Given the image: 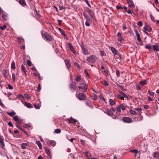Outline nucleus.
<instances>
[{"label":"nucleus","instance_id":"nucleus-1","mask_svg":"<svg viewBox=\"0 0 159 159\" xmlns=\"http://www.w3.org/2000/svg\"><path fill=\"white\" fill-rule=\"evenodd\" d=\"M41 34L43 38L46 41H51L52 40V38L51 35L48 33L42 31H41Z\"/></svg>","mask_w":159,"mask_h":159},{"label":"nucleus","instance_id":"nucleus-2","mask_svg":"<svg viewBox=\"0 0 159 159\" xmlns=\"http://www.w3.org/2000/svg\"><path fill=\"white\" fill-rule=\"evenodd\" d=\"M98 59V57L96 56L92 55L87 57L86 60L88 62L91 63H93L96 61Z\"/></svg>","mask_w":159,"mask_h":159},{"label":"nucleus","instance_id":"nucleus-3","mask_svg":"<svg viewBox=\"0 0 159 159\" xmlns=\"http://www.w3.org/2000/svg\"><path fill=\"white\" fill-rule=\"evenodd\" d=\"M76 97L80 100H84L86 99V95L82 93H80L77 94H76Z\"/></svg>","mask_w":159,"mask_h":159},{"label":"nucleus","instance_id":"nucleus-4","mask_svg":"<svg viewBox=\"0 0 159 159\" xmlns=\"http://www.w3.org/2000/svg\"><path fill=\"white\" fill-rule=\"evenodd\" d=\"M115 111V110L113 108H112L110 109H108L105 113H107L109 116H111L113 115V112Z\"/></svg>","mask_w":159,"mask_h":159},{"label":"nucleus","instance_id":"nucleus-5","mask_svg":"<svg viewBox=\"0 0 159 159\" xmlns=\"http://www.w3.org/2000/svg\"><path fill=\"white\" fill-rule=\"evenodd\" d=\"M70 90L72 91H75L76 89V84L74 83L73 81H72L71 84H70Z\"/></svg>","mask_w":159,"mask_h":159},{"label":"nucleus","instance_id":"nucleus-6","mask_svg":"<svg viewBox=\"0 0 159 159\" xmlns=\"http://www.w3.org/2000/svg\"><path fill=\"white\" fill-rule=\"evenodd\" d=\"M79 85L80 86H83L84 89H83V92H86L87 91V89L88 88V86L83 82H80Z\"/></svg>","mask_w":159,"mask_h":159},{"label":"nucleus","instance_id":"nucleus-7","mask_svg":"<svg viewBox=\"0 0 159 159\" xmlns=\"http://www.w3.org/2000/svg\"><path fill=\"white\" fill-rule=\"evenodd\" d=\"M123 121L127 123H130L132 122V120L129 117H124L122 118Z\"/></svg>","mask_w":159,"mask_h":159},{"label":"nucleus","instance_id":"nucleus-8","mask_svg":"<svg viewBox=\"0 0 159 159\" xmlns=\"http://www.w3.org/2000/svg\"><path fill=\"white\" fill-rule=\"evenodd\" d=\"M21 70L22 72L24 73V75L25 76H27V75L26 73L27 70H26L25 67L23 64H22L21 66ZM24 75V74H23Z\"/></svg>","mask_w":159,"mask_h":159},{"label":"nucleus","instance_id":"nucleus-9","mask_svg":"<svg viewBox=\"0 0 159 159\" xmlns=\"http://www.w3.org/2000/svg\"><path fill=\"white\" fill-rule=\"evenodd\" d=\"M111 50L114 55H119V52L115 48L111 47Z\"/></svg>","mask_w":159,"mask_h":159},{"label":"nucleus","instance_id":"nucleus-10","mask_svg":"<svg viewBox=\"0 0 159 159\" xmlns=\"http://www.w3.org/2000/svg\"><path fill=\"white\" fill-rule=\"evenodd\" d=\"M117 35L118 36V40L120 43H122V41L124 40L123 37L121 36V34L120 32L117 33Z\"/></svg>","mask_w":159,"mask_h":159},{"label":"nucleus","instance_id":"nucleus-11","mask_svg":"<svg viewBox=\"0 0 159 159\" xmlns=\"http://www.w3.org/2000/svg\"><path fill=\"white\" fill-rule=\"evenodd\" d=\"M41 105V103L40 102H37L35 104H34V107L36 109H39Z\"/></svg>","mask_w":159,"mask_h":159},{"label":"nucleus","instance_id":"nucleus-12","mask_svg":"<svg viewBox=\"0 0 159 159\" xmlns=\"http://www.w3.org/2000/svg\"><path fill=\"white\" fill-rule=\"evenodd\" d=\"M129 4V7L131 8H134V5L132 0H126Z\"/></svg>","mask_w":159,"mask_h":159},{"label":"nucleus","instance_id":"nucleus-13","mask_svg":"<svg viewBox=\"0 0 159 159\" xmlns=\"http://www.w3.org/2000/svg\"><path fill=\"white\" fill-rule=\"evenodd\" d=\"M16 125L17 128L20 129L22 132H23L27 136H29L27 132L23 128L18 125Z\"/></svg>","mask_w":159,"mask_h":159},{"label":"nucleus","instance_id":"nucleus-14","mask_svg":"<svg viewBox=\"0 0 159 159\" xmlns=\"http://www.w3.org/2000/svg\"><path fill=\"white\" fill-rule=\"evenodd\" d=\"M68 45L69 46V48L71 52L73 53H75V50L74 48L71 45L70 43H68Z\"/></svg>","mask_w":159,"mask_h":159},{"label":"nucleus","instance_id":"nucleus-15","mask_svg":"<svg viewBox=\"0 0 159 159\" xmlns=\"http://www.w3.org/2000/svg\"><path fill=\"white\" fill-rule=\"evenodd\" d=\"M46 142L48 144H50L51 146H54L56 144V142L53 140H47Z\"/></svg>","mask_w":159,"mask_h":159},{"label":"nucleus","instance_id":"nucleus-16","mask_svg":"<svg viewBox=\"0 0 159 159\" xmlns=\"http://www.w3.org/2000/svg\"><path fill=\"white\" fill-rule=\"evenodd\" d=\"M82 52L85 55H86L88 54V50L86 48H85L84 46L82 47Z\"/></svg>","mask_w":159,"mask_h":159},{"label":"nucleus","instance_id":"nucleus-17","mask_svg":"<svg viewBox=\"0 0 159 159\" xmlns=\"http://www.w3.org/2000/svg\"><path fill=\"white\" fill-rule=\"evenodd\" d=\"M153 157L155 158L159 159V152H155L153 153Z\"/></svg>","mask_w":159,"mask_h":159},{"label":"nucleus","instance_id":"nucleus-18","mask_svg":"<svg viewBox=\"0 0 159 159\" xmlns=\"http://www.w3.org/2000/svg\"><path fill=\"white\" fill-rule=\"evenodd\" d=\"M86 105L88 107H89L91 108H93V106L92 105V102L90 101H87L85 102Z\"/></svg>","mask_w":159,"mask_h":159},{"label":"nucleus","instance_id":"nucleus-19","mask_svg":"<svg viewBox=\"0 0 159 159\" xmlns=\"http://www.w3.org/2000/svg\"><path fill=\"white\" fill-rule=\"evenodd\" d=\"M29 144L28 143H23L21 144V147L23 149H25L26 148V146H29Z\"/></svg>","mask_w":159,"mask_h":159},{"label":"nucleus","instance_id":"nucleus-20","mask_svg":"<svg viewBox=\"0 0 159 159\" xmlns=\"http://www.w3.org/2000/svg\"><path fill=\"white\" fill-rule=\"evenodd\" d=\"M24 103L25 106L28 108H31L33 107V105L30 103L25 102Z\"/></svg>","mask_w":159,"mask_h":159},{"label":"nucleus","instance_id":"nucleus-21","mask_svg":"<svg viewBox=\"0 0 159 159\" xmlns=\"http://www.w3.org/2000/svg\"><path fill=\"white\" fill-rule=\"evenodd\" d=\"M65 61L67 69H69L70 67L71 66L70 61L68 60H66Z\"/></svg>","mask_w":159,"mask_h":159},{"label":"nucleus","instance_id":"nucleus-22","mask_svg":"<svg viewBox=\"0 0 159 159\" xmlns=\"http://www.w3.org/2000/svg\"><path fill=\"white\" fill-rule=\"evenodd\" d=\"M19 2L22 6L26 5L25 0H19Z\"/></svg>","mask_w":159,"mask_h":159},{"label":"nucleus","instance_id":"nucleus-23","mask_svg":"<svg viewBox=\"0 0 159 159\" xmlns=\"http://www.w3.org/2000/svg\"><path fill=\"white\" fill-rule=\"evenodd\" d=\"M143 30L145 31H147L149 32H151L152 30V29L151 27L149 26H146L143 27Z\"/></svg>","mask_w":159,"mask_h":159},{"label":"nucleus","instance_id":"nucleus-24","mask_svg":"<svg viewBox=\"0 0 159 159\" xmlns=\"http://www.w3.org/2000/svg\"><path fill=\"white\" fill-rule=\"evenodd\" d=\"M68 120L70 123H72V124H75V123L77 121L76 120L73 119L72 117L70 118L69 119H68Z\"/></svg>","mask_w":159,"mask_h":159},{"label":"nucleus","instance_id":"nucleus-25","mask_svg":"<svg viewBox=\"0 0 159 159\" xmlns=\"http://www.w3.org/2000/svg\"><path fill=\"white\" fill-rule=\"evenodd\" d=\"M45 152L47 155L50 157H52V155L50 154L51 151L49 149L46 148L45 149Z\"/></svg>","mask_w":159,"mask_h":159},{"label":"nucleus","instance_id":"nucleus-26","mask_svg":"<svg viewBox=\"0 0 159 159\" xmlns=\"http://www.w3.org/2000/svg\"><path fill=\"white\" fill-rule=\"evenodd\" d=\"M58 30L61 34L64 36V37L67 36V35L65 34V32L63 30L61 29L60 28H58Z\"/></svg>","mask_w":159,"mask_h":159},{"label":"nucleus","instance_id":"nucleus-27","mask_svg":"<svg viewBox=\"0 0 159 159\" xmlns=\"http://www.w3.org/2000/svg\"><path fill=\"white\" fill-rule=\"evenodd\" d=\"M84 16L86 20V21H90V19L89 17L85 14H84Z\"/></svg>","mask_w":159,"mask_h":159},{"label":"nucleus","instance_id":"nucleus-28","mask_svg":"<svg viewBox=\"0 0 159 159\" xmlns=\"http://www.w3.org/2000/svg\"><path fill=\"white\" fill-rule=\"evenodd\" d=\"M81 75H78L76 76L75 78V80L77 82H80V80H81Z\"/></svg>","mask_w":159,"mask_h":159},{"label":"nucleus","instance_id":"nucleus-29","mask_svg":"<svg viewBox=\"0 0 159 159\" xmlns=\"http://www.w3.org/2000/svg\"><path fill=\"white\" fill-rule=\"evenodd\" d=\"M153 49L156 51H159V49H158V47L157 45H154L153 46Z\"/></svg>","mask_w":159,"mask_h":159},{"label":"nucleus","instance_id":"nucleus-30","mask_svg":"<svg viewBox=\"0 0 159 159\" xmlns=\"http://www.w3.org/2000/svg\"><path fill=\"white\" fill-rule=\"evenodd\" d=\"M36 144H37L38 145V146L39 148L40 149H41L42 148V144H41L40 142V141H36Z\"/></svg>","mask_w":159,"mask_h":159},{"label":"nucleus","instance_id":"nucleus-31","mask_svg":"<svg viewBox=\"0 0 159 159\" xmlns=\"http://www.w3.org/2000/svg\"><path fill=\"white\" fill-rule=\"evenodd\" d=\"M2 17L4 20H6L7 19V15L4 14L2 15Z\"/></svg>","mask_w":159,"mask_h":159},{"label":"nucleus","instance_id":"nucleus-32","mask_svg":"<svg viewBox=\"0 0 159 159\" xmlns=\"http://www.w3.org/2000/svg\"><path fill=\"white\" fill-rule=\"evenodd\" d=\"M110 104L111 105H114L115 104V102L112 99H110L109 100Z\"/></svg>","mask_w":159,"mask_h":159},{"label":"nucleus","instance_id":"nucleus-33","mask_svg":"<svg viewBox=\"0 0 159 159\" xmlns=\"http://www.w3.org/2000/svg\"><path fill=\"white\" fill-rule=\"evenodd\" d=\"M7 114L12 117L16 114V113L14 112H7Z\"/></svg>","mask_w":159,"mask_h":159},{"label":"nucleus","instance_id":"nucleus-34","mask_svg":"<svg viewBox=\"0 0 159 159\" xmlns=\"http://www.w3.org/2000/svg\"><path fill=\"white\" fill-rule=\"evenodd\" d=\"M99 52L100 53V54L102 57H103L104 56H106V54L105 53V52L103 51L102 50H100L99 51Z\"/></svg>","mask_w":159,"mask_h":159},{"label":"nucleus","instance_id":"nucleus-35","mask_svg":"<svg viewBox=\"0 0 159 159\" xmlns=\"http://www.w3.org/2000/svg\"><path fill=\"white\" fill-rule=\"evenodd\" d=\"M136 35L137 37L138 40L139 42L141 41V38H140V36L139 33H137V34H136Z\"/></svg>","mask_w":159,"mask_h":159},{"label":"nucleus","instance_id":"nucleus-36","mask_svg":"<svg viewBox=\"0 0 159 159\" xmlns=\"http://www.w3.org/2000/svg\"><path fill=\"white\" fill-rule=\"evenodd\" d=\"M11 68L13 69H15L16 68L15 63L14 61L12 62L11 64Z\"/></svg>","mask_w":159,"mask_h":159},{"label":"nucleus","instance_id":"nucleus-37","mask_svg":"<svg viewBox=\"0 0 159 159\" xmlns=\"http://www.w3.org/2000/svg\"><path fill=\"white\" fill-rule=\"evenodd\" d=\"M120 108L121 109L123 110H125L126 109V107L123 104H121L120 105Z\"/></svg>","mask_w":159,"mask_h":159},{"label":"nucleus","instance_id":"nucleus-38","mask_svg":"<svg viewBox=\"0 0 159 159\" xmlns=\"http://www.w3.org/2000/svg\"><path fill=\"white\" fill-rule=\"evenodd\" d=\"M61 132V130L58 129H55L54 131V133L56 134H60Z\"/></svg>","mask_w":159,"mask_h":159},{"label":"nucleus","instance_id":"nucleus-39","mask_svg":"<svg viewBox=\"0 0 159 159\" xmlns=\"http://www.w3.org/2000/svg\"><path fill=\"white\" fill-rule=\"evenodd\" d=\"M145 48L149 49V51H151L152 49V47L150 45H147L145 47Z\"/></svg>","mask_w":159,"mask_h":159},{"label":"nucleus","instance_id":"nucleus-40","mask_svg":"<svg viewBox=\"0 0 159 159\" xmlns=\"http://www.w3.org/2000/svg\"><path fill=\"white\" fill-rule=\"evenodd\" d=\"M84 73L86 75V77H88L89 78V75L86 70H84Z\"/></svg>","mask_w":159,"mask_h":159},{"label":"nucleus","instance_id":"nucleus-41","mask_svg":"<svg viewBox=\"0 0 159 159\" xmlns=\"http://www.w3.org/2000/svg\"><path fill=\"white\" fill-rule=\"evenodd\" d=\"M74 66L76 67L78 69H80V65L77 63L75 62L74 63Z\"/></svg>","mask_w":159,"mask_h":159},{"label":"nucleus","instance_id":"nucleus-42","mask_svg":"<svg viewBox=\"0 0 159 159\" xmlns=\"http://www.w3.org/2000/svg\"><path fill=\"white\" fill-rule=\"evenodd\" d=\"M103 74L105 76H107L108 75V71L107 70H105L103 71Z\"/></svg>","mask_w":159,"mask_h":159},{"label":"nucleus","instance_id":"nucleus-43","mask_svg":"<svg viewBox=\"0 0 159 159\" xmlns=\"http://www.w3.org/2000/svg\"><path fill=\"white\" fill-rule=\"evenodd\" d=\"M13 119L15 121H19V118L18 116H14L13 117Z\"/></svg>","mask_w":159,"mask_h":159},{"label":"nucleus","instance_id":"nucleus-44","mask_svg":"<svg viewBox=\"0 0 159 159\" xmlns=\"http://www.w3.org/2000/svg\"><path fill=\"white\" fill-rule=\"evenodd\" d=\"M3 93L8 97H9L12 94L10 92H7V93L6 92H3Z\"/></svg>","mask_w":159,"mask_h":159},{"label":"nucleus","instance_id":"nucleus-45","mask_svg":"<svg viewBox=\"0 0 159 159\" xmlns=\"http://www.w3.org/2000/svg\"><path fill=\"white\" fill-rule=\"evenodd\" d=\"M116 97L119 98H120L121 100H124V97L122 96L120 94H117L116 95Z\"/></svg>","mask_w":159,"mask_h":159},{"label":"nucleus","instance_id":"nucleus-46","mask_svg":"<svg viewBox=\"0 0 159 159\" xmlns=\"http://www.w3.org/2000/svg\"><path fill=\"white\" fill-rule=\"evenodd\" d=\"M139 84L140 85H144L146 84V81L144 80L143 81H141L140 82Z\"/></svg>","mask_w":159,"mask_h":159},{"label":"nucleus","instance_id":"nucleus-47","mask_svg":"<svg viewBox=\"0 0 159 159\" xmlns=\"http://www.w3.org/2000/svg\"><path fill=\"white\" fill-rule=\"evenodd\" d=\"M116 74L117 77H119L120 76V72L119 70H116Z\"/></svg>","mask_w":159,"mask_h":159},{"label":"nucleus","instance_id":"nucleus-48","mask_svg":"<svg viewBox=\"0 0 159 159\" xmlns=\"http://www.w3.org/2000/svg\"><path fill=\"white\" fill-rule=\"evenodd\" d=\"M130 113L132 114H133V115H136V112L134 111L131 110H130Z\"/></svg>","mask_w":159,"mask_h":159},{"label":"nucleus","instance_id":"nucleus-49","mask_svg":"<svg viewBox=\"0 0 159 159\" xmlns=\"http://www.w3.org/2000/svg\"><path fill=\"white\" fill-rule=\"evenodd\" d=\"M12 78L13 81L14 82L15 80L16 75L15 73H13L12 74Z\"/></svg>","mask_w":159,"mask_h":159},{"label":"nucleus","instance_id":"nucleus-50","mask_svg":"<svg viewBox=\"0 0 159 159\" xmlns=\"http://www.w3.org/2000/svg\"><path fill=\"white\" fill-rule=\"evenodd\" d=\"M120 108V105L116 107V111L118 112H121Z\"/></svg>","mask_w":159,"mask_h":159},{"label":"nucleus","instance_id":"nucleus-51","mask_svg":"<svg viewBox=\"0 0 159 159\" xmlns=\"http://www.w3.org/2000/svg\"><path fill=\"white\" fill-rule=\"evenodd\" d=\"M88 153H89L88 151H85L84 152H83V154H84L86 156V157H89V156L88 155Z\"/></svg>","mask_w":159,"mask_h":159},{"label":"nucleus","instance_id":"nucleus-52","mask_svg":"<svg viewBox=\"0 0 159 159\" xmlns=\"http://www.w3.org/2000/svg\"><path fill=\"white\" fill-rule=\"evenodd\" d=\"M97 95L96 94H94L93 96V97L92 99L94 100H97Z\"/></svg>","mask_w":159,"mask_h":159},{"label":"nucleus","instance_id":"nucleus-53","mask_svg":"<svg viewBox=\"0 0 159 159\" xmlns=\"http://www.w3.org/2000/svg\"><path fill=\"white\" fill-rule=\"evenodd\" d=\"M137 24L139 26L141 27L143 25V23L142 21H139L138 22Z\"/></svg>","mask_w":159,"mask_h":159},{"label":"nucleus","instance_id":"nucleus-54","mask_svg":"<svg viewBox=\"0 0 159 159\" xmlns=\"http://www.w3.org/2000/svg\"><path fill=\"white\" fill-rule=\"evenodd\" d=\"M131 152H134V153H135L136 154L138 153V150L137 149H136L131 150Z\"/></svg>","mask_w":159,"mask_h":159},{"label":"nucleus","instance_id":"nucleus-55","mask_svg":"<svg viewBox=\"0 0 159 159\" xmlns=\"http://www.w3.org/2000/svg\"><path fill=\"white\" fill-rule=\"evenodd\" d=\"M27 63L29 66H31L32 63L30 60H28L27 61Z\"/></svg>","mask_w":159,"mask_h":159},{"label":"nucleus","instance_id":"nucleus-56","mask_svg":"<svg viewBox=\"0 0 159 159\" xmlns=\"http://www.w3.org/2000/svg\"><path fill=\"white\" fill-rule=\"evenodd\" d=\"M6 27V26L5 25H3L2 26L0 27V28L1 30H4Z\"/></svg>","mask_w":159,"mask_h":159},{"label":"nucleus","instance_id":"nucleus-57","mask_svg":"<svg viewBox=\"0 0 159 159\" xmlns=\"http://www.w3.org/2000/svg\"><path fill=\"white\" fill-rule=\"evenodd\" d=\"M18 98L19 99H24V96L21 95H19L18 96Z\"/></svg>","mask_w":159,"mask_h":159},{"label":"nucleus","instance_id":"nucleus-58","mask_svg":"<svg viewBox=\"0 0 159 159\" xmlns=\"http://www.w3.org/2000/svg\"><path fill=\"white\" fill-rule=\"evenodd\" d=\"M24 95L27 99H29L30 98V96L28 94L25 93L24 94Z\"/></svg>","mask_w":159,"mask_h":159},{"label":"nucleus","instance_id":"nucleus-59","mask_svg":"<svg viewBox=\"0 0 159 159\" xmlns=\"http://www.w3.org/2000/svg\"><path fill=\"white\" fill-rule=\"evenodd\" d=\"M88 13L90 15V16H91V17H93V16L91 14V12H92V10L91 9H89L88 10Z\"/></svg>","mask_w":159,"mask_h":159},{"label":"nucleus","instance_id":"nucleus-60","mask_svg":"<svg viewBox=\"0 0 159 159\" xmlns=\"http://www.w3.org/2000/svg\"><path fill=\"white\" fill-rule=\"evenodd\" d=\"M99 98L102 100L103 101H105V99L104 98V97L102 95H100L99 97Z\"/></svg>","mask_w":159,"mask_h":159},{"label":"nucleus","instance_id":"nucleus-61","mask_svg":"<svg viewBox=\"0 0 159 159\" xmlns=\"http://www.w3.org/2000/svg\"><path fill=\"white\" fill-rule=\"evenodd\" d=\"M85 2L90 7H91V6L88 0H84Z\"/></svg>","mask_w":159,"mask_h":159},{"label":"nucleus","instance_id":"nucleus-62","mask_svg":"<svg viewBox=\"0 0 159 159\" xmlns=\"http://www.w3.org/2000/svg\"><path fill=\"white\" fill-rule=\"evenodd\" d=\"M136 89L138 90H141V87L139 85L136 86Z\"/></svg>","mask_w":159,"mask_h":159},{"label":"nucleus","instance_id":"nucleus-63","mask_svg":"<svg viewBox=\"0 0 159 159\" xmlns=\"http://www.w3.org/2000/svg\"><path fill=\"white\" fill-rule=\"evenodd\" d=\"M8 125L9 126H10L11 127H13V125L12 124V123L11 122H9L8 123Z\"/></svg>","mask_w":159,"mask_h":159},{"label":"nucleus","instance_id":"nucleus-64","mask_svg":"<svg viewBox=\"0 0 159 159\" xmlns=\"http://www.w3.org/2000/svg\"><path fill=\"white\" fill-rule=\"evenodd\" d=\"M7 85H8L9 89H10L12 90L13 89V87L10 84H8Z\"/></svg>","mask_w":159,"mask_h":159}]
</instances>
